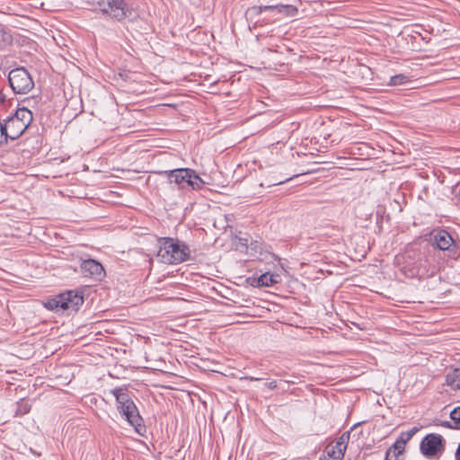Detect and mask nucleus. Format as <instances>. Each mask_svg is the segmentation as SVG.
Masks as SVG:
<instances>
[{"label":"nucleus","instance_id":"nucleus-9","mask_svg":"<svg viewBox=\"0 0 460 460\" xmlns=\"http://www.w3.org/2000/svg\"><path fill=\"white\" fill-rule=\"evenodd\" d=\"M432 242L435 247L430 249V251L435 253L437 250H439L447 252L449 256H456L457 254L455 240L447 230H434L432 233Z\"/></svg>","mask_w":460,"mask_h":460},{"label":"nucleus","instance_id":"nucleus-31","mask_svg":"<svg viewBox=\"0 0 460 460\" xmlns=\"http://www.w3.org/2000/svg\"><path fill=\"white\" fill-rule=\"evenodd\" d=\"M395 457V460H398V456L397 455L394 456Z\"/></svg>","mask_w":460,"mask_h":460},{"label":"nucleus","instance_id":"nucleus-10","mask_svg":"<svg viewBox=\"0 0 460 460\" xmlns=\"http://www.w3.org/2000/svg\"><path fill=\"white\" fill-rule=\"evenodd\" d=\"M350 432L346 431L341 434L336 440L335 444L328 445L325 447L324 453L326 454V460H342L344 457L347 445L349 443Z\"/></svg>","mask_w":460,"mask_h":460},{"label":"nucleus","instance_id":"nucleus-29","mask_svg":"<svg viewBox=\"0 0 460 460\" xmlns=\"http://www.w3.org/2000/svg\"><path fill=\"white\" fill-rule=\"evenodd\" d=\"M248 239L243 240V243H245L244 244L247 245Z\"/></svg>","mask_w":460,"mask_h":460},{"label":"nucleus","instance_id":"nucleus-13","mask_svg":"<svg viewBox=\"0 0 460 460\" xmlns=\"http://www.w3.org/2000/svg\"><path fill=\"white\" fill-rule=\"evenodd\" d=\"M4 121L8 141L18 139L29 127V125L22 121H18V119L15 120L12 116L7 117Z\"/></svg>","mask_w":460,"mask_h":460},{"label":"nucleus","instance_id":"nucleus-19","mask_svg":"<svg viewBox=\"0 0 460 460\" xmlns=\"http://www.w3.org/2000/svg\"><path fill=\"white\" fill-rule=\"evenodd\" d=\"M409 82V79L406 75L402 74L395 75L390 78L389 84L390 85H402Z\"/></svg>","mask_w":460,"mask_h":460},{"label":"nucleus","instance_id":"nucleus-12","mask_svg":"<svg viewBox=\"0 0 460 460\" xmlns=\"http://www.w3.org/2000/svg\"><path fill=\"white\" fill-rule=\"evenodd\" d=\"M420 430V428L413 427L407 431H403L400 434L399 438L394 443V445L389 447L385 453V460H389L391 457V454L394 456H400L404 451L405 444L411 440V438Z\"/></svg>","mask_w":460,"mask_h":460},{"label":"nucleus","instance_id":"nucleus-27","mask_svg":"<svg viewBox=\"0 0 460 460\" xmlns=\"http://www.w3.org/2000/svg\"><path fill=\"white\" fill-rule=\"evenodd\" d=\"M455 456H456V460H460V444L457 447Z\"/></svg>","mask_w":460,"mask_h":460},{"label":"nucleus","instance_id":"nucleus-28","mask_svg":"<svg viewBox=\"0 0 460 460\" xmlns=\"http://www.w3.org/2000/svg\"><path fill=\"white\" fill-rule=\"evenodd\" d=\"M389 460H395V457L394 456L393 453L391 454V457Z\"/></svg>","mask_w":460,"mask_h":460},{"label":"nucleus","instance_id":"nucleus-2","mask_svg":"<svg viewBox=\"0 0 460 460\" xmlns=\"http://www.w3.org/2000/svg\"><path fill=\"white\" fill-rule=\"evenodd\" d=\"M298 13V8L293 4H272V5H254L246 10L247 19L254 20V28L264 27L269 22H274L279 18L273 16L279 14L282 17H294Z\"/></svg>","mask_w":460,"mask_h":460},{"label":"nucleus","instance_id":"nucleus-17","mask_svg":"<svg viewBox=\"0 0 460 460\" xmlns=\"http://www.w3.org/2000/svg\"><path fill=\"white\" fill-rule=\"evenodd\" d=\"M280 281V276L279 274H271L266 272L261 274L257 279V286L259 287H272L273 285Z\"/></svg>","mask_w":460,"mask_h":460},{"label":"nucleus","instance_id":"nucleus-1","mask_svg":"<svg viewBox=\"0 0 460 460\" xmlns=\"http://www.w3.org/2000/svg\"><path fill=\"white\" fill-rule=\"evenodd\" d=\"M395 263L407 278L429 279L439 271L437 255L429 248L417 249L407 246L404 252L395 256Z\"/></svg>","mask_w":460,"mask_h":460},{"label":"nucleus","instance_id":"nucleus-8","mask_svg":"<svg viewBox=\"0 0 460 460\" xmlns=\"http://www.w3.org/2000/svg\"><path fill=\"white\" fill-rule=\"evenodd\" d=\"M8 82L16 94H26L34 87L32 77L24 67L12 69L8 75Z\"/></svg>","mask_w":460,"mask_h":460},{"label":"nucleus","instance_id":"nucleus-25","mask_svg":"<svg viewBox=\"0 0 460 460\" xmlns=\"http://www.w3.org/2000/svg\"><path fill=\"white\" fill-rule=\"evenodd\" d=\"M242 379L249 380V381H260L266 379L265 377H254V376H244Z\"/></svg>","mask_w":460,"mask_h":460},{"label":"nucleus","instance_id":"nucleus-16","mask_svg":"<svg viewBox=\"0 0 460 460\" xmlns=\"http://www.w3.org/2000/svg\"><path fill=\"white\" fill-rule=\"evenodd\" d=\"M446 383L453 390H460V366L450 369L446 375Z\"/></svg>","mask_w":460,"mask_h":460},{"label":"nucleus","instance_id":"nucleus-30","mask_svg":"<svg viewBox=\"0 0 460 460\" xmlns=\"http://www.w3.org/2000/svg\"><path fill=\"white\" fill-rule=\"evenodd\" d=\"M248 239L243 240V243H245L244 244L247 245Z\"/></svg>","mask_w":460,"mask_h":460},{"label":"nucleus","instance_id":"nucleus-15","mask_svg":"<svg viewBox=\"0 0 460 460\" xmlns=\"http://www.w3.org/2000/svg\"><path fill=\"white\" fill-rule=\"evenodd\" d=\"M120 415L128 421L129 425L134 427L137 433H138L141 436L144 435L146 429V426L144 425L143 418L139 414L137 408L128 412H124L123 414Z\"/></svg>","mask_w":460,"mask_h":460},{"label":"nucleus","instance_id":"nucleus-14","mask_svg":"<svg viewBox=\"0 0 460 460\" xmlns=\"http://www.w3.org/2000/svg\"><path fill=\"white\" fill-rule=\"evenodd\" d=\"M81 272L84 277L101 279L104 276V268L93 259L84 260L80 265Z\"/></svg>","mask_w":460,"mask_h":460},{"label":"nucleus","instance_id":"nucleus-5","mask_svg":"<svg viewBox=\"0 0 460 460\" xmlns=\"http://www.w3.org/2000/svg\"><path fill=\"white\" fill-rule=\"evenodd\" d=\"M83 304L84 296L82 292L67 290L47 299L44 306L51 311L76 312Z\"/></svg>","mask_w":460,"mask_h":460},{"label":"nucleus","instance_id":"nucleus-3","mask_svg":"<svg viewBox=\"0 0 460 460\" xmlns=\"http://www.w3.org/2000/svg\"><path fill=\"white\" fill-rule=\"evenodd\" d=\"M159 250L157 257L160 261L166 264H179L190 258V247L177 238H159Z\"/></svg>","mask_w":460,"mask_h":460},{"label":"nucleus","instance_id":"nucleus-21","mask_svg":"<svg viewBox=\"0 0 460 460\" xmlns=\"http://www.w3.org/2000/svg\"><path fill=\"white\" fill-rule=\"evenodd\" d=\"M31 411V404L28 401L22 400L17 403L16 415H24Z\"/></svg>","mask_w":460,"mask_h":460},{"label":"nucleus","instance_id":"nucleus-23","mask_svg":"<svg viewBox=\"0 0 460 460\" xmlns=\"http://www.w3.org/2000/svg\"><path fill=\"white\" fill-rule=\"evenodd\" d=\"M8 144V139L6 137V128L3 122L0 121V146Z\"/></svg>","mask_w":460,"mask_h":460},{"label":"nucleus","instance_id":"nucleus-4","mask_svg":"<svg viewBox=\"0 0 460 460\" xmlns=\"http://www.w3.org/2000/svg\"><path fill=\"white\" fill-rule=\"evenodd\" d=\"M161 176H164L168 180V183L176 184L179 189L186 188L191 190H200L206 182L199 177L197 172L190 168H178L169 171H160L157 172Z\"/></svg>","mask_w":460,"mask_h":460},{"label":"nucleus","instance_id":"nucleus-24","mask_svg":"<svg viewBox=\"0 0 460 460\" xmlns=\"http://www.w3.org/2000/svg\"><path fill=\"white\" fill-rule=\"evenodd\" d=\"M267 388L270 389V390H273L275 388H277L278 386V383L276 380H272L270 382H268V383H265L264 385Z\"/></svg>","mask_w":460,"mask_h":460},{"label":"nucleus","instance_id":"nucleus-11","mask_svg":"<svg viewBox=\"0 0 460 460\" xmlns=\"http://www.w3.org/2000/svg\"><path fill=\"white\" fill-rule=\"evenodd\" d=\"M116 399V409L119 414L137 409L127 388L116 387L111 391Z\"/></svg>","mask_w":460,"mask_h":460},{"label":"nucleus","instance_id":"nucleus-18","mask_svg":"<svg viewBox=\"0 0 460 460\" xmlns=\"http://www.w3.org/2000/svg\"><path fill=\"white\" fill-rule=\"evenodd\" d=\"M11 116L14 118L15 120L18 119V121H22L29 126L33 119L32 112L24 107L18 108L16 111Z\"/></svg>","mask_w":460,"mask_h":460},{"label":"nucleus","instance_id":"nucleus-7","mask_svg":"<svg viewBox=\"0 0 460 460\" xmlns=\"http://www.w3.org/2000/svg\"><path fill=\"white\" fill-rule=\"evenodd\" d=\"M445 450L446 439L440 434H427L420 444V453L429 459H438Z\"/></svg>","mask_w":460,"mask_h":460},{"label":"nucleus","instance_id":"nucleus-20","mask_svg":"<svg viewBox=\"0 0 460 460\" xmlns=\"http://www.w3.org/2000/svg\"><path fill=\"white\" fill-rule=\"evenodd\" d=\"M12 35L3 30H0V49L12 43Z\"/></svg>","mask_w":460,"mask_h":460},{"label":"nucleus","instance_id":"nucleus-6","mask_svg":"<svg viewBox=\"0 0 460 460\" xmlns=\"http://www.w3.org/2000/svg\"><path fill=\"white\" fill-rule=\"evenodd\" d=\"M94 2L102 13L118 22L130 18L134 12L125 0H94Z\"/></svg>","mask_w":460,"mask_h":460},{"label":"nucleus","instance_id":"nucleus-26","mask_svg":"<svg viewBox=\"0 0 460 460\" xmlns=\"http://www.w3.org/2000/svg\"><path fill=\"white\" fill-rule=\"evenodd\" d=\"M440 426L445 427V428H448V429H455V426H453V425L451 424V422H450V421H447V420L441 421V422H440Z\"/></svg>","mask_w":460,"mask_h":460},{"label":"nucleus","instance_id":"nucleus-22","mask_svg":"<svg viewBox=\"0 0 460 460\" xmlns=\"http://www.w3.org/2000/svg\"><path fill=\"white\" fill-rule=\"evenodd\" d=\"M450 418L455 423V429H460V406L451 411Z\"/></svg>","mask_w":460,"mask_h":460}]
</instances>
